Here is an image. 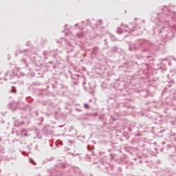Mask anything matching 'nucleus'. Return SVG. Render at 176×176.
Returning a JSON list of instances; mask_svg holds the SVG:
<instances>
[{"mask_svg": "<svg viewBox=\"0 0 176 176\" xmlns=\"http://www.w3.org/2000/svg\"><path fill=\"white\" fill-rule=\"evenodd\" d=\"M84 107L85 108V109H89V105L87 104H85Z\"/></svg>", "mask_w": 176, "mask_h": 176, "instance_id": "1", "label": "nucleus"}, {"mask_svg": "<svg viewBox=\"0 0 176 176\" xmlns=\"http://www.w3.org/2000/svg\"><path fill=\"white\" fill-rule=\"evenodd\" d=\"M30 163H33V164H36V163H35L33 160H30Z\"/></svg>", "mask_w": 176, "mask_h": 176, "instance_id": "2", "label": "nucleus"}]
</instances>
